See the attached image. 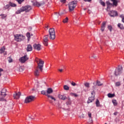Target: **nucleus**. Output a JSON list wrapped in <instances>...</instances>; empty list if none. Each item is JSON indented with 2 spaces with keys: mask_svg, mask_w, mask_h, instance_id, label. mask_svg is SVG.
Instances as JSON below:
<instances>
[{
  "mask_svg": "<svg viewBox=\"0 0 124 124\" xmlns=\"http://www.w3.org/2000/svg\"><path fill=\"white\" fill-rule=\"evenodd\" d=\"M38 60L39 61V63H38V66L36 68L34 71L35 76H39L40 73L39 69L40 71H42L43 70V65L44 64V61H42L41 59H36L37 62H38V61H37Z\"/></svg>",
  "mask_w": 124,
  "mask_h": 124,
  "instance_id": "f257e3e1",
  "label": "nucleus"
},
{
  "mask_svg": "<svg viewBox=\"0 0 124 124\" xmlns=\"http://www.w3.org/2000/svg\"><path fill=\"white\" fill-rule=\"evenodd\" d=\"M14 39L16 42H21L25 40V36L21 34H16L14 35Z\"/></svg>",
  "mask_w": 124,
  "mask_h": 124,
  "instance_id": "f03ea898",
  "label": "nucleus"
},
{
  "mask_svg": "<svg viewBox=\"0 0 124 124\" xmlns=\"http://www.w3.org/2000/svg\"><path fill=\"white\" fill-rule=\"evenodd\" d=\"M112 2V4L110 3V1H107L106 3L107 4V8H110L112 6H117L118 5V0H111Z\"/></svg>",
  "mask_w": 124,
  "mask_h": 124,
  "instance_id": "7ed1b4c3",
  "label": "nucleus"
},
{
  "mask_svg": "<svg viewBox=\"0 0 124 124\" xmlns=\"http://www.w3.org/2000/svg\"><path fill=\"white\" fill-rule=\"evenodd\" d=\"M49 34V39L54 40L56 38V35H55V29L54 28H50L48 31Z\"/></svg>",
  "mask_w": 124,
  "mask_h": 124,
  "instance_id": "20e7f679",
  "label": "nucleus"
},
{
  "mask_svg": "<svg viewBox=\"0 0 124 124\" xmlns=\"http://www.w3.org/2000/svg\"><path fill=\"white\" fill-rule=\"evenodd\" d=\"M34 98H35L34 96H28L25 98L24 103H30V102L33 101Z\"/></svg>",
  "mask_w": 124,
  "mask_h": 124,
  "instance_id": "39448f33",
  "label": "nucleus"
},
{
  "mask_svg": "<svg viewBox=\"0 0 124 124\" xmlns=\"http://www.w3.org/2000/svg\"><path fill=\"white\" fill-rule=\"evenodd\" d=\"M95 95V92L94 91H93L91 93V97H90L88 99V100L87 101V103L89 104V103H91V102H93V100H94V95Z\"/></svg>",
  "mask_w": 124,
  "mask_h": 124,
  "instance_id": "423d86ee",
  "label": "nucleus"
},
{
  "mask_svg": "<svg viewBox=\"0 0 124 124\" xmlns=\"http://www.w3.org/2000/svg\"><path fill=\"white\" fill-rule=\"evenodd\" d=\"M75 7H76V3H75L74 1H72L69 3V9L70 11H73Z\"/></svg>",
  "mask_w": 124,
  "mask_h": 124,
  "instance_id": "0eeeda50",
  "label": "nucleus"
},
{
  "mask_svg": "<svg viewBox=\"0 0 124 124\" xmlns=\"http://www.w3.org/2000/svg\"><path fill=\"white\" fill-rule=\"evenodd\" d=\"M28 60H29V57H28L27 55H25L24 56L21 57L19 59V61L22 63H24V62H27V61H28Z\"/></svg>",
  "mask_w": 124,
  "mask_h": 124,
  "instance_id": "6e6552de",
  "label": "nucleus"
},
{
  "mask_svg": "<svg viewBox=\"0 0 124 124\" xmlns=\"http://www.w3.org/2000/svg\"><path fill=\"white\" fill-rule=\"evenodd\" d=\"M48 37H49V35H46L44 37L43 44H44L45 46H48V41H49Z\"/></svg>",
  "mask_w": 124,
  "mask_h": 124,
  "instance_id": "1a4fd4ad",
  "label": "nucleus"
},
{
  "mask_svg": "<svg viewBox=\"0 0 124 124\" xmlns=\"http://www.w3.org/2000/svg\"><path fill=\"white\" fill-rule=\"evenodd\" d=\"M22 10H23V12L24 11H25V12H29V11H30V10H31V7L30 5L22 7Z\"/></svg>",
  "mask_w": 124,
  "mask_h": 124,
  "instance_id": "9d476101",
  "label": "nucleus"
},
{
  "mask_svg": "<svg viewBox=\"0 0 124 124\" xmlns=\"http://www.w3.org/2000/svg\"><path fill=\"white\" fill-rule=\"evenodd\" d=\"M122 71H123V68L120 67L118 68V69H116L115 71V76H118V75H120L121 73H122Z\"/></svg>",
  "mask_w": 124,
  "mask_h": 124,
  "instance_id": "9b49d317",
  "label": "nucleus"
},
{
  "mask_svg": "<svg viewBox=\"0 0 124 124\" xmlns=\"http://www.w3.org/2000/svg\"><path fill=\"white\" fill-rule=\"evenodd\" d=\"M33 48L35 50H37V51H40V50H41V45L35 44L33 45Z\"/></svg>",
  "mask_w": 124,
  "mask_h": 124,
  "instance_id": "f8f14e48",
  "label": "nucleus"
},
{
  "mask_svg": "<svg viewBox=\"0 0 124 124\" xmlns=\"http://www.w3.org/2000/svg\"><path fill=\"white\" fill-rule=\"evenodd\" d=\"M108 14L110 15V17H115L118 16V13L116 11H111Z\"/></svg>",
  "mask_w": 124,
  "mask_h": 124,
  "instance_id": "ddd939ff",
  "label": "nucleus"
},
{
  "mask_svg": "<svg viewBox=\"0 0 124 124\" xmlns=\"http://www.w3.org/2000/svg\"><path fill=\"white\" fill-rule=\"evenodd\" d=\"M20 96H21V93L20 92L14 94V98L15 99H19V98H20Z\"/></svg>",
  "mask_w": 124,
  "mask_h": 124,
  "instance_id": "4468645a",
  "label": "nucleus"
},
{
  "mask_svg": "<svg viewBox=\"0 0 124 124\" xmlns=\"http://www.w3.org/2000/svg\"><path fill=\"white\" fill-rule=\"evenodd\" d=\"M106 27V22L104 21L102 24L101 27V31H104V30H105Z\"/></svg>",
  "mask_w": 124,
  "mask_h": 124,
  "instance_id": "2eb2a0df",
  "label": "nucleus"
},
{
  "mask_svg": "<svg viewBox=\"0 0 124 124\" xmlns=\"http://www.w3.org/2000/svg\"><path fill=\"white\" fill-rule=\"evenodd\" d=\"M58 97L59 98H60V99H62V100H65V99L67 98L66 97V96H64L63 95H61V94H59L58 95Z\"/></svg>",
  "mask_w": 124,
  "mask_h": 124,
  "instance_id": "dca6fc26",
  "label": "nucleus"
},
{
  "mask_svg": "<svg viewBox=\"0 0 124 124\" xmlns=\"http://www.w3.org/2000/svg\"><path fill=\"white\" fill-rule=\"evenodd\" d=\"M0 93L2 94V95H5V96H6V89L5 88L2 89L0 92Z\"/></svg>",
  "mask_w": 124,
  "mask_h": 124,
  "instance_id": "f3484780",
  "label": "nucleus"
},
{
  "mask_svg": "<svg viewBox=\"0 0 124 124\" xmlns=\"http://www.w3.org/2000/svg\"><path fill=\"white\" fill-rule=\"evenodd\" d=\"M88 115L90 118L89 119V124H93V119H92V113L90 112H88Z\"/></svg>",
  "mask_w": 124,
  "mask_h": 124,
  "instance_id": "a211bd4d",
  "label": "nucleus"
},
{
  "mask_svg": "<svg viewBox=\"0 0 124 124\" xmlns=\"http://www.w3.org/2000/svg\"><path fill=\"white\" fill-rule=\"evenodd\" d=\"M27 52H30L31 51H32V47L31 45H28L27 47Z\"/></svg>",
  "mask_w": 124,
  "mask_h": 124,
  "instance_id": "6ab92c4d",
  "label": "nucleus"
},
{
  "mask_svg": "<svg viewBox=\"0 0 124 124\" xmlns=\"http://www.w3.org/2000/svg\"><path fill=\"white\" fill-rule=\"evenodd\" d=\"M46 96H47V97H48V98H50V99H51L53 101H56V98L55 97H54L53 96L50 95L48 94H46Z\"/></svg>",
  "mask_w": 124,
  "mask_h": 124,
  "instance_id": "aec40b11",
  "label": "nucleus"
},
{
  "mask_svg": "<svg viewBox=\"0 0 124 124\" xmlns=\"http://www.w3.org/2000/svg\"><path fill=\"white\" fill-rule=\"evenodd\" d=\"M53 93V89L52 88H48L46 91V94H50V93Z\"/></svg>",
  "mask_w": 124,
  "mask_h": 124,
  "instance_id": "412c9836",
  "label": "nucleus"
},
{
  "mask_svg": "<svg viewBox=\"0 0 124 124\" xmlns=\"http://www.w3.org/2000/svg\"><path fill=\"white\" fill-rule=\"evenodd\" d=\"M21 12H24V11L23 10V8L22 7L16 12V14H20Z\"/></svg>",
  "mask_w": 124,
  "mask_h": 124,
  "instance_id": "4be33fe9",
  "label": "nucleus"
},
{
  "mask_svg": "<svg viewBox=\"0 0 124 124\" xmlns=\"http://www.w3.org/2000/svg\"><path fill=\"white\" fill-rule=\"evenodd\" d=\"M5 96L0 93V101H4Z\"/></svg>",
  "mask_w": 124,
  "mask_h": 124,
  "instance_id": "5701e85b",
  "label": "nucleus"
},
{
  "mask_svg": "<svg viewBox=\"0 0 124 124\" xmlns=\"http://www.w3.org/2000/svg\"><path fill=\"white\" fill-rule=\"evenodd\" d=\"M118 27L120 29V30H124V25L121 23L118 24Z\"/></svg>",
  "mask_w": 124,
  "mask_h": 124,
  "instance_id": "b1692460",
  "label": "nucleus"
},
{
  "mask_svg": "<svg viewBox=\"0 0 124 124\" xmlns=\"http://www.w3.org/2000/svg\"><path fill=\"white\" fill-rule=\"evenodd\" d=\"M4 51H5V47L4 46H3L1 48H0V54H2V53H4Z\"/></svg>",
  "mask_w": 124,
  "mask_h": 124,
  "instance_id": "393cba45",
  "label": "nucleus"
},
{
  "mask_svg": "<svg viewBox=\"0 0 124 124\" xmlns=\"http://www.w3.org/2000/svg\"><path fill=\"white\" fill-rule=\"evenodd\" d=\"M112 103H113V105H114V106H117L118 105V102H117V100H116L115 99H112Z\"/></svg>",
  "mask_w": 124,
  "mask_h": 124,
  "instance_id": "a878e982",
  "label": "nucleus"
},
{
  "mask_svg": "<svg viewBox=\"0 0 124 124\" xmlns=\"http://www.w3.org/2000/svg\"><path fill=\"white\" fill-rule=\"evenodd\" d=\"M103 85V83H101L100 81L97 80L96 81V85L98 86V87H100Z\"/></svg>",
  "mask_w": 124,
  "mask_h": 124,
  "instance_id": "bb28decb",
  "label": "nucleus"
},
{
  "mask_svg": "<svg viewBox=\"0 0 124 124\" xmlns=\"http://www.w3.org/2000/svg\"><path fill=\"white\" fill-rule=\"evenodd\" d=\"M70 95H71V96H74L75 97H78V96H79V95L73 93H71Z\"/></svg>",
  "mask_w": 124,
  "mask_h": 124,
  "instance_id": "cd10ccee",
  "label": "nucleus"
},
{
  "mask_svg": "<svg viewBox=\"0 0 124 124\" xmlns=\"http://www.w3.org/2000/svg\"><path fill=\"white\" fill-rule=\"evenodd\" d=\"M26 36L28 38V41H30V40L31 39V33H30V32H27Z\"/></svg>",
  "mask_w": 124,
  "mask_h": 124,
  "instance_id": "c85d7f7f",
  "label": "nucleus"
},
{
  "mask_svg": "<svg viewBox=\"0 0 124 124\" xmlns=\"http://www.w3.org/2000/svg\"><path fill=\"white\" fill-rule=\"evenodd\" d=\"M10 5L11 6V7H16L17 6V5L14 3H12L11 2H10Z\"/></svg>",
  "mask_w": 124,
  "mask_h": 124,
  "instance_id": "c756f323",
  "label": "nucleus"
},
{
  "mask_svg": "<svg viewBox=\"0 0 124 124\" xmlns=\"http://www.w3.org/2000/svg\"><path fill=\"white\" fill-rule=\"evenodd\" d=\"M0 16L1 17V19H5V18L7 17V15L5 14H1L0 15Z\"/></svg>",
  "mask_w": 124,
  "mask_h": 124,
  "instance_id": "7c9ffc66",
  "label": "nucleus"
},
{
  "mask_svg": "<svg viewBox=\"0 0 124 124\" xmlns=\"http://www.w3.org/2000/svg\"><path fill=\"white\" fill-rule=\"evenodd\" d=\"M96 106L97 107H99V106H100V104L99 103V100H98V99H96Z\"/></svg>",
  "mask_w": 124,
  "mask_h": 124,
  "instance_id": "2f4dec72",
  "label": "nucleus"
},
{
  "mask_svg": "<svg viewBox=\"0 0 124 124\" xmlns=\"http://www.w3.org/2000/svg\"><path fill=\"white\" fill-rule=\"evenodd\" d=\"M45 4L44 2H43L42 3H39V2H37L36 3V5H37V6H41V5H43Z\"/></svg>",
  "mask_w": 124,
  "mask_h": 124,
  "instance_id": "473e14b6",
  "label": "nucleus"
},
{
  "mask_svg": "<svg viewBox=\"0 0 124 124\" xmlns=\"http://www.w3.org/2000/svg\"><path fill=\"white\" fill-rule=\"evenodd\" d=\"M63 89L65 90V91H68L69 90V87L68 86L65 85L63 86Z\"/></svg>",
  "mask_w": 124,
  "mask_h": 124,
  "instance_id": "72a5a7b5",
  "label": "nucleus"
},
{
  "mask_svg": "<svg viewBox=\"0 0 124 124\" xmlns=\"http://www.w3.org/2000/svg\"><path fill=\"white\" fill-rule=\"evenodd\" d=\"M67 105H70L71 104V101L70 100V98H68V101L66 103Z\"/></svg>",
  "mask_w": 124,
  "mask_h": 124,
  "instance_id": "f704fd0d",
  "label": "nucleus"
},
{
  "mask_svg": "<svg viewBox=\"0 0 124 124\" xmlns=\"http://www.w3.org/2000/svg\"><path fill=\"white\" fill-rule=\"evenodd\" d=\"M84 86L85 87L87 88V89H89V88H90V83L86 82L85 83H84Z\"/></svg>",
  "mask_w": 124,
  "mask_h": 124,
  "instance_id": "c9c22d12",
  "label": "nucleus"
},
{
  "mask_svg": "<svg viewBox=\"0 0 124 124\" xmlns=\"http://www.w3.org/2000/svg\"><path fill=\"white\" fill-rule=\"evenodd\" d=\"M68 17H66L65 19L63 20V23H68Z\"/></svg>",
  "mask_w": 124,
  "mask_h": 124,
  "instance_id": "e433bc0d",
  "label": "nucleus"
},
{
  "mask_svg": "<svg viewBox=\"0 0 124 124\" xmlns=\"http://www.w3.org/2000/svg\"><path fill=\"white\" fill-rule=\"evenodd\" d=\"M108 97H114V96H115V94L109 93L108 94Z\"/></svg>",
  "mask_w": 124,
  "mask_h": 124,
  "instance_id": "4c0bfd02",
  "label": "nucleus"
},
{
  "mask_svg": "<svg viewBox=\"0 0 124 124\" xmlns=\"http://www.w3.org/2000/svg\"><path fill=\"white\" fill-rule=\"evenodd\" d=\"M115 86L116 87H119V86H121V82L120 81H118V82H116Z\"/></svg>",
  "mask_w": 124,
  "mask_h": 124,
  "instance_id": "58836bf2",
  "label": "nucleus"
},
{
  "mask_svg": "<svg viewBox=\"0 0 124 124\" xmlns=\"http://www.w3.org/2000/svg\"><path fill=\"white\" fill-rule=\"evenodd\" d=\"M25 0H16V1L18 2V3L19 4H21V3H22V2H23V1H24Z\"/></svg>",
  "mask_w": 124,
  "mask_h": 124,
  "instance_id": "ea45409f",
  "label": "nucleus"
},
{
  "mask_svg": "<svg viewBox=\"0 0 124 124\" xmlns=\"http://www.w3.org/2000/svg\"><path fill=\"white\" fill-rule=\"evenodd\" d=\"M41 94H43L44 95H46L47 94V93H46V92L45 91H42L41 92Z\"/></svg>",
  "mask_w": 124,
  "mask_h": 124,
  "instance_id": "a19ab883",
  "label": "nucleus"
},
{
  "mask_svg": "<svg viewBox=\"0 0 124 124\" xmlns=\"http://www.w3.org/2000/svg\"><path fill=\"white\" fill-rule=\"evenodd\" d=\"M100 3L101 5H103V6H105V3L103 1H102V0H100Z\"/></svg>",
  "mask_w": 124,
  "mask_h": 124,
  "instance_id": "79ce46f5",
  "label": "nucleus"
},
{
  "mask_svg": "<svg viewBox=\"0 0 124 124\" xmlns=\"http://www.w3.org/2000/svg\"><path fill=\"white\" fill-rule=\"evenodd\" d=\"M10 7V3L9 2V3L8 4H7L6 6H5V8L6 9H7V8H9Z\"/></svg>",
  "mask_w": 124,
  "mask_h": 124,
  "instance_id": "37998d69",
  "label": "nucleus"
},
{
  "mask_svg": "<svg viewBox=\"0 0 124 124\" xmlns=\"http://www.w3.org/2000/svg\"><path fill=\"white\" fill-rule=\"evenodd\" d=\"M108 29L110 31H112V26L108 25Z\"/></svg>",
  "mask_w": 124,
  "mask_h": 124,
  "instance_id": "c03bdc74",
  "label": "nucleus"
},
{
  "mask_svg": "<svg viewBox=\"0 0 124 124\" xmlns=\"http://www.w3.org/2000/svg\"><path fill=\"white\" fill-rule=\"evenodd\" d=\"M8 61L9 62H12V58H11V57H9Z\"/></svg>",
  "mask_w": 124,
  "mask_h": 124,
  "instance_id": "a18cd8bd",
  "label": "nucleus"
},
{
  "mask_svg": "<svg viewBox=\"0 0 124 124\" xmlns=\"http://www.w3.org/2000/svg\"><path fill=\"white\" fill-rule=\"evenodd\" d=\"M57 107L58 108H62V106H61V104H58L57 105Z\"/></svg>",
  "mask_w": 124,
  "mask_h": 124,
  "instance_id": "49530a36",
  "label": "nucleus"
},
{
  "mask_svg": "<svg viewBox=\"0 0 124 124\" xmlns=\"http://www.w3.org/2000/svg\"><path fill=\"white\" fill-rule=\"evenodd\" d=\"M79 118H85V115L84 114H82L79 116Z\"/></svg>",
  "mask_w": 124,
  "mask_h": 124,
  "instance_id": "de8ad7c7",
  "label": "nucleus"
},
{
  "mask_svg": "<svg viewBox=\"0 0 124 124\" xmlns=\"http://www.w3.org/2000/svg\"><path fill=\"white\" fill-rule=\"evenodd\" d=\"M2 71H3V69L0 68V76H1V72H2Z\"/></svg>",
  "mask_w": 124,
  "mask_h": 124,
  "instance_id": "09e8293b",
  "label": "nucleus"
},
{
  "mask_svg": "<svg viewBox=\"0 0 124 124\" xmlns=\"http://www.w3.org/2000/svg\"><path fill=\"white\" fill-rule=\"evenodd\" d=\"M71 85L72 86H76V83H75V82H72L71 83Z\"/></svg>",
  "mask_w": 124,
  "mask_h": 124,
  "instance_id": "8fccbe9b",
  "label": "nucleus"
},
{
  "mask_svg": "<svg viewBox=\"0 0 124 124\" xmlns=\"http://www.w3.org/2000/svg\"><path fill=\"white\" fill-rule=\"evenodd\" d=\"M56 16L57 17V18L59 17V15H62V14H58L57 13H56Z\"/></svg>",
  "mask_w": 124,
  "mask_h": 124,
  "instance_id": "3c124183",
  "label": "nucleus"
},
{
  "mask_svg": "<svg viewBox=\"0 0 124 124\" xmlns=\"http://www.w3.org/2000/svg\"><path fill=\"white\" fill-rule=\"evenodd\" d=\"M120 18H122L123 19V18H124V15H121L120 16Z\"/></svg>",
  "mask_w": 124,
  "mask_h": 124,
  "instance_id": "603ef678",
  "label": "nucleus"
},
{
  "mask_svg": "<svg viewBox=\"0 0 124 124\" xmlns=\"http://www.w3.org/2000/svg\"><path fill=\"white\" fill-rule=\"evenodd\" d=\"M60 1L63 3H64V2H65V0H60Z\"/></svg>",
  "mask_w": 124,
  "mask_h": 124,
  "instance_id": "864d4df0",
  "label": "nucleus"
},
{
  "mask_svg": "<svg viewBox=\"0 0 124 124\" xmlns=\"http://www.w3.org/2000/svg\"><path fill=\"white\" fill-rule=\"evenodd\" d=\"M113 114L115 115V116H117V115H118V112H115Z\"/></svg>",
  "mask_w": 124,
  "mask_h": 124,
  "instance_id": "5fc2aeb1",
  "label": "nucleus"
},
{
  "mask_svg": "<svg viewBox=\"0 0 124 124\" xmlns=\"http://www.w3.org/2000/svg\"><path fill=\"white\" fill-rule=\"evenodd\" d=\"M84 0V1H88V2L92 1V0Z\"/></svg>",
  "mask_w": 124,
  "mask_h": 124,
  "instance_id": "6e6d98bb",
  "label": "nucleus"
},
{
  "mask_svg": "<svg viewBox=\"0 0 124 124\" xmlns=\"http://www.w3.org/2000/svg\"><path fill=\"white\" fill-rule=\"evenodd\" d=\"M92 58H93L94 59H96V56H95V55H93V56H92Z\"/></svg>",
  "mask_w": 124,
  "mask_h": 124,
  "instance_id": "4d7b16f0",
  "label": "nucleus"
},
{
  "mask_svg": "<svg viewBox=\"0 0 124 124\" xmlns=\"http://www.w3.org/2000/svg\"><path fill=\"white\" fill-rule=\"evenodd\" d=\"M63 70L62 69H59V71H60V72H62Z\"/></svg>",
  "mask_w": 124,
  "mask_h": 124,
  "instance_id": "13d9d810",
  "label": "nucleus"
},
{
  "mask_svg": "<svg viewBox=\"0 0 124 124\" xmlns=\"http://www.w3.org/2000/svg\"><path fill=\"white\" fill-rule=\"evenodd\" d=\"M30 119H31V120H33V117H32L31 116H29Z\"/></svg>",
  "mask_w": 124,
  "mask_h": 124,
  "instance_id": "bf43d9fd",
  "label": "nucleus"
},
{
  "mask_svg": "<svg viewBox=\"0 0 124 124\" xmlns=\"http://www.w3.org/2000/svg\"><path fill=\"white\" fill-rule=\"evenodd\" d=\"M49 101L50 103H53V102L51 100H50V99H49Z\"/></svg>",
  "mask_w": 124,
  "mask_h": 124,
  "instance_id": "052dcab7",
  "label": "nucleus"
},
{
  "mask_svg": "<svg viewBox=\"0 0 124 124\" xmlns=\"http://www.w3.org/2000/svg\"><path fill=\"white\" fill-rule=\"evenodd\" d=\"M88 13H91V11L89 10V11H88Z\"/></svg>",
  "mask_w": 124,
  "mask_h": 124,
  "instance_id": "680f3d73",
  "label": "nucleus"
},
{
  "mask_svg": "<svg viewBox=\"0 0 124 124\" xmlns=\"http://www.w3.org/2000/svg\"><path fill=\"white\" fill-rule=\"evenodd\" d=\"M21 69H22V68H21V67H20V68H19V70H20V71H21Z\"/></svg>",
  "mask_w": 124,
  "mask_h": 124,
  "instance_id": "e2e57ef3",
  "label": "nucleus"
},
{
  "mask_svg": "<svg viewBox=\"0 0 124 124\" xmlns=\"http://www.w3.org/2000/svg\"><path fill=\"white\" fill-rule=\"evenodd\" d=\"M4 55H6V52H4Z\"/></svg>",
  "mask_w": 124,
  "mask_h": 124,
  "instance_id": "0e129e2a",
  "label": "nucleus"
},
{
  "mask_svg": "<svg viewBox=\"0 0 124 124\" xmlns=\"http://www.w3.org/2000/svg\"><path fill=\"white\" fill-rule=\"evenodd\" d=\"M30 36H32V34H31V35H30Z\"/></svg>",
  "mask_w": 124,
  "mask_h": 124,
  "instance_id": "69168bd1",
  "label": "nucleus"
},
{
  "mask_svg": "<svg viewBox=\"0 0 124 124\" xmlns=\"http://www.w3.org/2000/svg\"><path fill=\"white\" fill-rule=\"evenodd\" d=\"M48 27H49V26L47 25L46 26V28H48Z\"/></svg>",
  "mask_w": 124,
  "mask_h": 124,
  "instance_id": "338daca9",
  "label": "nucleus"
}]
</instances>
